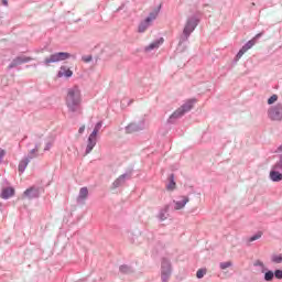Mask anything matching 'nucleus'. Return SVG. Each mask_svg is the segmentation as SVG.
<instances>
[{"label":"nucleus","instance_id":"nucleus-1","mask_svg":"<svg viewBox=\"0 0 282 282\" xmlns=\"http://www.w3.org/2000/svg\"><path fill=\"white\" fill-rule=\"evenodd\" d=\"M83 102V96L80 95V88L74 86L68 88L66 95V107L70 113H82L83 108L80 107Z\"/></svg>","mask_w":282,"mask_h":282},{"label":"nucleus","instance_id":"nucleus-2","mask_svg":"<svg viewBox=\"0 0 282 282\" xmlns=\"http://www.w3.org/2000/svg\"><path fill=\"white\" fill-rule=\"evenodd\" d=\"M197 25H199V18H197V15L193 14L186 19L183 32L178 39V47H182L183 43L188 42V39H191L192 32H195V29L197 28Z\"/></svg>","mask_w":282,"mask_h":282},{"label":"nucleus","instance_id":"nucleus-3","mask_svg":"<svg viewBox=\"0 0 282 282\" xmlns=\"http://www.w3.org/2000/svg\"><path fill=\"white\" fill-rule=\"evenodd\" d=\"M195 105V100H188L183 104L178 109H176L167 119V124H175L185 113H188L193 106Z\"/></svg>","mask_w":282,"mask_h":282},{"label":"nucleus","instance_id":"nucleus-4","mask_svg":"<svg viewBox=\"0 0 282 282\" xmlns=\"http://www.w3.org/2000/svg\"><path fill=\"white\" fill-rule=\"evenodd\" d=\"M160 10H162V4H160L156 9L150 12L149 17H147L143 21L139 23V34H144V31L149 30V28L153 25V22L155 21V19H158V15L160 14Z\"/></svg>","mask_w":282,"mask_h":282},{"label":"nucleus","instance_id":"nucleus-5","mask_svg":"<svg viewBox=\"0 0 282 282\" xmlns=\"http://www.w3.org/2000/svg\"><path fill=\"white\" fill-rule=\"evenodd\" d=\"M69 58H72V54L67 52H57L45 57L42 63L45 67H51L52 63H61L62 61H67Z\"/></svg>","mask_w":282,"mask_h":282},{"label":"nucleus","instance_id":"nucleus-6","mask_svg":"<svg viewBox=\"0 0 282 282\" xmlns=\"http://www.w3.org/2000/svg\"><path fill=\"white\" fill-rule=\"evenodd\" d=\"M267 116L271 122H282V104L278 102L267 110Z\"/></svg>","mask_w":282,"mask_h":282},{"label":"nucleus","instance_id":"nucleus-7","mask_svg":"<svg viewBox=\"0 0 282 282\" xmlns=\"http://www.w3.org/2000/svg\"><path fill=\"white\" fill-rule=\"evenodd\" d=\"M173 270L171 268V261L166 258L162 259L161 262V280L162 282H169V279H171Z\"/></svg>","mask_w":282,"mask_h":282},{"label":"nucleus","instance_id":"nucleus-8","mask_svg":"<svg viewBox=\"0 0 282 282\" xmlns=\"http://www.w3.org/2000/svg\"><path fill=\"white\" fill-rule=\"evenodd\" d=\"M262 36L263 32L258 33L252 40L248 41L236 55V61H239V58H241V56H243V54L248 52V50H252V47L257 45V41H259V39H261Z\"/></svg>","mask_w":282,"mask_h":282},{"label":"nucleus","instance_id":"nucleus-9","mask_svg":"<svg viewBox=\"0 0 282 282\" xmlns=\"http://www.w3.org/2000/svg\"><path fill=\"white\" fill-rule=\"evenodd\" d=\"M133 175V172L129 171L124 174H121L113 183L112 188H120V186H124L127 184L128 180H131Z\"/></svg>","mask_w":282,"mask_h":282},{"label":"nucleus","instance_id":"nucleus-10","mask_svg":"<svg viewBox=\"0 0 282 282\" xmlns=\"http://www.w3.org/2000/svg\"><path fill=\"white\" fill-rule=\"evenodd\" d=\"M145 127L144 119L139 122H132L126 127V133H135L138 131H143Z\"/></svg>","mask_w":282,"mask_h":282},{"label":"nucleus","instance_id":"nucleus-11","mask_svg":"<svg viewBox=\"0 0 282 282\" xmlns=\"http://www.w3.org/2000/svg\"><path fill=\"white\" fill-rule=\"evenodd\" d=\"M32 57H28L25 55L15 57L8 66V69H14V67H19V65H23V63H30Z\"/></svg>","mask_w":282,"mask_h":282},{"label":"nucleus","instance_id":"nucleus-12","mask_svg":"<svg viewBox=\"0 0 282 282\" xmlns=\"http://www.w3.org/2000/svg\"><path fill=\"white\" fill-rule=\"evenodd\" d=\"M28 199H36L41 196V187L32 186L23 193Z\"/></svg>","mask_w":282,"mask_h":282},{"label":"nucleus","instance_id":"nucleus-13","mask_svg":"<svg viewBox=\"0 0 282 282\" xmlns=\"http://www.w3.org/2000/svg\"><path fill=\"white\" fill-rule=\"evenodd\" d=\"M88 197H89V189L87 187H82L77 196V204H82V205L85 204Z\"/></svg>","mask_w":282,"mask_h":282},{"label":"nucleus","instance_id":"nucleus-14","mask_svg":"<svg viewBox=\"0 0 282 282\" xmlns=\"http://www.w3.org/2000/svg\"><path fill=\"white\" fill-rule=\"evenodd\" d=\"M97 142H98V139L96 137H91V135L88 137L85 155H89V153L94 151V147H96Z\"/></svg>","mask_w":282,"mask_h":282},{"label":"nucleus","instance_id":"nucleus-15","mask_svg":"<svg viewBox=\"0 0 282 282\" xmlns=\"http://www.w3.org/2000/svg\"><path fill=\"white\" fill-rule=\"evenodd\" d=\"M72 78L74 76V72L72 69L67 68V66H61L58 73H57V78Z\"/></svg>","mask_w":282,"mask_h":282},{"label":"nucleus","instance_id":"nucleus-16","mask_svg":"<svg viewBox=\"0 0 282 282\" xmlns=\"http://www.w3.org/2000/svg\"><path fill=\"white\" fill-rule=\"evenodd\" d=\"M188 202H191V198H188V196H182L181 200H174V210H182V208H184L186 204H188Z\"/></svg>","mask_w":282,"mask_h":282},{"label":"nucleus","instance_id":"nucleus-17","mask_svg":"<svg viewBox=\"0 0 282 282\" xmlns=\"http://www.w3.org/2000/svg\"><path fill=\"white\" fill-rule=\"evenodd\" d=\"M162 43H164V37H160L159 40L152 42L150 45L145 46L144 52H153V50H159Z\"/></svg>","mask_w":282,"mask_h":282},{"label":"nucleus","instance_id":"nucleus-18","mask_svg":"<svg viewBox=\"0 0 282 282\" xmlns=\"http://www.w3.org/2000/svg\"><path fill=\"white\" fill-rule=\"evenodd\" d=\"M14 187H4L1 191L0 197L1 199H10V197H14Z\"/></svg>","mask_w":282,"mask_h":282},{"label":"nucleus","instance_id":"nucleus-19","mask_svg":"<svg viewBox=\"0 0 282 282\" xmlns=\"http://www.w3.org/2000/svg\"><path fill=\"white\" fill-rule=\"evenodd\" d=\"M269 177L271 182H282V172L272 167L270 171Z\"/></svg>","mask_w":282,"mask_h":282},{"label":"nucleus","instance_id":"nucleus-20","mask_svg":"<svg viewBox=\"0 0 282 282\" xmlns=\"http://www.w3.org/2000/svg\"><path fill=\"white\" fill-rule=\"evenodd\" d=\"M171 206L170 205H165L163 208L160 209L159 214H158V219L160 221H166V219H169V210H170Z\"/></svg>","mask_w":282,"mask_h":282},{"label":"nucleus","instance_id":"nucleus-21","mask_svg":"<svg viewBox=\"0 0 282 282\" xmlns=\"http://www.w3.org/2000/svg\"><path fill=\"white\" fill-rule=\"evenodd\" d=\"M39 149H41V143H36L35 148L28 153V155L25 156L26 160L32 161L39 158Z\"/></svg>","mask_w":282,"mask_h":282},{"label":"nucleus","instance_id":"nucleus-22","mask_svg":"<svg viewBox=\"0 0 282 282\" xmlns=\"http://www.w3.org/2000/svg\"><path fill=\"white\" fill-rule=\"evenodd\" d=\"M30 162H31L30 159H26V158L22 159L18 166L19 173L21 174L25 173V169H28V164H30Z\"/></svg>","mask_w":282,"mask_h":282},{"label":"nucleus","instance_id":"nucleus-23","mask_svg":"<svg viewBox=\"0 0 282 282\" xmlns=\"http://www.w3.org/2000/svg\"><path fill=\"white\" fill-rule=\"evenodd\" d=\"M169 180H170V182L166 185L167 191H175V186H176L175 174H171Z\"/></svg>","mask_w":282,"mask_h":282},{"label":"nucleus","instance_id":"nucleus-24","mask_svg":"<svg viewBox=\"0 0 282 282\" xmlns=\"http://www.w3.org/2000/svg\"><path fill=\"white\" fill-rule=\"evenodd\" d=\"M102 129V121H98L93 130V132L89 134L91 138H97L98 137V131Z\"/></svg>","mask_w":282,"mask_h":282},{"label":"nucleus","instance_id":"nucleus-25","mask_svg":"<svg viewBox=\"0 0 282 282\" xmlns=\"http://www.w3.org/2000/svg\"><path fill=\"white\" fill-rule=\"evenodd\" d=\"M119 271L121 272V274H131V272H133V269L127 264H122L119 267Z\"/></svg>","mask_w":282,"mask_h":282},{"label":"nucleus","instance_id":"nucleus-26","mask_svg":"<svg viewBox=\"0 0 282 282\" xmlns=\"http://www.w3.org/2000/svg\"><path fill=\"white\" fill-rule=\"evenodd\" d=\"M253 265H254V268H261V272H262V273L268 272V268H265V264H264L263 261H261V260H256V261L253 262Z\"/></svg>","mask_w":282,"mask_h":282},{"label":"nucleus","instance_id":"nucleus-27","mask_svg":"<svg viewBox=\"0 0 282 282\" xmlns=\"http://www.w3.org/2000/svg\"><path fill=\"white\" fill-rule=\"evenodd\" d=\"M272 263H282V253L271 256Z\"/></svg>","mask_w":282,"mask_h":282},{"label":"nucleus","instance_id":"nucleus-28","mask_svg":"<svg viewBox=\"0 0 282 282\" xmlns=\"http://www.w3.org/2000/svg\"><path fill=\"white\" fill-rule=\"evenodd\" d=\"M274 280V272L273 271H265L264 272V281H273Z\"/></svg>","mask_w":282,"mask_h":282},{"label":"nucleus","instance_id":"nucleus-29","mask_svg":"<svg viewBox=\"0 0 282 282\" xmlns=\"http://www.w3.org/2000/svg\"><path fill=\"white\" fill-rule=\"evenodd\" d=\"M219 268L220 270H228V268H232V262L231 261L220 262Z\"/></svg>","mask_w":282,"mask_h":282},{"label":"nucleus","instance_id":"nucleus-30","mask_svg":"<svg viewBox=\"0 0 282 282\" xmlns=\"http://www.w3.org/2000/svg\"><path fill=\"white\" fill-rule=\"evenodd\" d=\"M276 100H279V95H272V96L268 99V105H274V102H276Z\"/></svg>","mask_w":282,"mask_h":282},{"label":"nucleus","instance_id":"nucleus-31","mask_svg":"<svg viewBox=\"0 0 282 282\" xmlns=\"http://www.w3.org/2000/svg\"><path fill=\"white\" fill-rule=\"evenodd\" d=\"M205 275H206V270H204V269H199V270L196 272L197 279H204Z\"/></svg>","mask_w":282,"mask_h":282},{"label":"nucleus","instance_id":"nucleus-32","mask_svg":"<svg viewBox=\"0 0 282 282\" xmlns=\"http://www.w3.org/2000/svg\"><path fill=\"white\" fill-rule=\"evenodd\" d=\"M258 239H261V232H258L249 238V241H257Z\"/></svg>","mask_w":282,"mask_h":282},{"label":"nucleus","instance_id":"nucleus-33","mask_svg":"<svg viewBox=\"0 0 282 282\" xmlns=\"http://www.w3.org/2000/svg\"><path fill=\"white\" fill-rule=\"evenodd\" d=\"M93 58L94 57L91 55H85V56L82 57V61L84 63H91Z\"/></svg>","mask_w":282,"mask_h":282},{"label":"nucleus","instance_id":"nucleus-34","mask_svg":"<svg viewBox=\"0 0 282 282\" xmlns=\"http://www.w3.org/2000/svg\"><path fill=\"white\" fill-rule=\"evenodd\" d=\"M273 275L275 276V279H282V270H275Z\"/></svg>","mask_w":282,"mask_h":282},{"label":"nucleus","instance_id":"nucleus-35","mask_svg":"<svg viewBox=\"0 0 282 282\" xmlns=\"http://www.w3.org/2000/svg\"><path fill=\"white\" fill-rule=\"evenodd\" d=\"M52 149V142L46 143L44 151H50Z\"/></svg>","mask_w":282,"mask_h":282},{"label":"nucleus","instance_id":"nucleus-36","mask_svg":"<svg viewBox=\"0 0 282 282\" xmlns=\"http://www.w3.org/2000/svg\"><path fill=\"white\" fill-rule=\"evenodd\" d=\"M4 155H6V151L1 150L0 151V162H1V160H3Z\"/></svg>","mask_w":282,"mask_h":282},{"label":"nucleus","instance_id":"nucleus-37","mask_svg":"<svg viewBox=\"0 0 282 282\" xmlns=\"http://www.w3.org/2000/svg\"><path fill=\"white\" fill-rule=\"evenodd\" d=\"M78 133H80V134L85 133V126H82V127L79 128Z\"/></svg>","mask_w":282,"mask_h":282},{"label":"nucleus","instance_id":"nucleus-38","mask_svg":"<svg viewBox=\"0 0 282 282\" xmlns=\"http://www.w3.org/2000/svg\"><path fill=\"white\" fill-rule=\"evenodd\" d=\"M2 3H3L4 6H8V0H2Z\"/></svg>","mask_w":282,"mask_h":282},{"label":"nucleus","instance_id":"nucleus-39","mask_svg":"<svg viewBox=\"0 0 282 282\" xmlns=\"http://www.w3.org/2000/svg\"><path fill=\"white\" fill-rule=\"evenodd\" d=\"M133 101L132 100H130V102H129V105H131Z\"/></svg>","mask_w":282,"mask_h":282}]
</instances>
